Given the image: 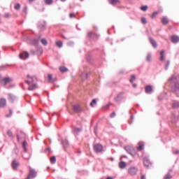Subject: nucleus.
<instances>
[{"label": "nucleus", "mask_w": 179, "mask_h": 179, "mask_svg": "<svg viewBox=\"0 0 179 179\" xmlns=\"http://www.w3.org/2000/svg\"><path fill=\"white\" fill-rule=\"evenodd\" d=\"M110 108V104H106L103 108V110H108Z\"/></svg>", "instance_id": "nucleus-44"}, {"label": "nucleus", "mask_w": 179, "mask_h": 179, "mask_svg": "<svg viewBox=\"0 0 179 179\" xmlns=\"http://www.w3.org/2000/svg\"><path fill=\"white\" fill-rule=\"evenodd\" d=\"M132 118H134V117L131 116V120H132Z\"/></svg>", "instance_id": "nucleus-57"}, {"label": "nucleus", "mask_w": 179, "mask_h": 179, "mask_svg": "<svg viewBox=\"0 0 179 179\" xmlns=\"http://www.w3.org/2000/svg\"><path fill=\"white\" fill-rule=\"evenodd\" d=\"M171 41H172V43H178V41H179V37H178V36H176V35L172 36H171Z\"/></svg>", "instance_id": "nucleus-13"}, {"label": "nucleus", "mask_w": 179, "mask_h": 179, "mask_svg": "<svg viewBox=\"0 0 179 179\" xmlns=\"http://www.w3.org/2000/svg\"><path fill=\"white\" fill-rule=\"evenodd\" d=\"M158 14L159 13L157 12H155L154 13H152V15H151V19H155V17H156V16H157Z\"/></svg>", "instance_id": "nucleus-37"}, {"label": "nucleus", "mask_w": 179, "mask_h": 179, "mask_svg": "<svg viewBox=\"0 0 179 179\" xmlns=\"http://www.w3.org/2000/svg\"><path fill=\"white\" fill-rule=\"evenodd\" d=\"M134 80H136V77H135V75H131V78L130 79V83H134Z\"/></svg>", "instance_id": "nucleus-31"}, {"label": "nucleus", "mask_w": 179, "mask_h": 179, "mask_svg": "<svg viewBox=\"0 0 179 179\" xmlns=\"http://www.w3.org/2000/svg\"><path fill=\"white\" fill-rule=\"evenodd\" d=\"M62 2H64V1H66V0H61Z\"/></svg>", "instance_id": "nucleus-56"}, {"label": "nucleus", "mask_w": 179, "mask_h": 179, "mask_svg": "<svg viewBox=\"0 0 179 179\" xmlns=\"http://www.w3.org/2000/svg\"><path fill=\"white\" fill-rule=\"evenodd\" d=\"M45 2L47 5H51V3H52V0H45Z\"/></svg>", "instance_id": "nucleus-38"}, {"label": "nucleus", "mask_w": 179, "mask_h": 179, "mask_svg": "<svg viewBox=\"0 0 179 179\" xmlns=\"http://www.w3.org/2000/svg\"><path fill=\"white\" fill-rule=\"evenodd\" d=\"M150 41L154 48H156L157 47V43H156V41H155V40H153V38H150Z\"/></svg>", "instance_id": "nucleus-20"}, {"label": "nucleus", "mask_w": 179, "mask_h": 179, "mask_svg": "<svg viewBox=\"0 0 179 179\" xmlns=\"http://www.w3.org/2000/svg\"><path fill=\"white\" fill-rule=\"evenodd\" d=\"M34 43L33 44H38V41L37 40H34Z\"/></svg>", "instance_id": "nucleus-49"}, {"label": "nucleus", "mask_w": 179, "mask_h": 179, "mask_svg": "<svg viewBox=\"0 0 179 179\" xmlns=\"http://www.w3.org/2000/svg\"><path fill=\"white\" fill-rule=\"evenodd\" d=\"M160 55H161L160 60L161 61H164V50H162L160 52Z\"/></svg>", "instance_id": "nucleus-29"}, {"label": "nucleus", "mask_w": 179, "mask_h": 179, "mask_svg": "<svg viewBox=\"0 0 179 179\" xmlns=\"http://www.w3.org/2000/svg\"><path fill=\"white\" fill-rule=\"evenodd\" d=\"M127 152H129L130 153V155H131L132 156H135V155H136V152H135V150L131 147H127Z\"/></svg>", "instance_id": "nucleus-12"}, {"label": "nucleus", "mask_w": 179, "mask_h": 179, "mask_svg": "<svg viewBox=\"0 0 179 179\" xmlns=\"http://www.w3.org/2000/svg\"><path fill=\"white\" fill-rule=\"evenodd\" d=\"M94 150L96 153H100V152H103V145L101 144H96L94 145Z\"/></svg>", "instance_id": "nucleus-4"}, {"label": "nucleus", "mask_w": 179, "mask_h": 179, "mask_svg": "<svg viewBox=\"0 0 179 179\" xmlns=\"http://www.w3.org/2000/svg\"><path fill=\"white\" fill-rule=\"evenodd\" d=\"M74 132H76V134H78V132H80V129L79 128L74 129Z\"/></svg>", "instance_id": "nucleus-45"}, {"label": "nucleus", "mask_w": 179, "mask_h": 179, "mask_svg": "<svg viewBox=\"0 0 179 179\" xmlns=\"http://www.w3.org/2000/svg\"><path fill=\"white\" fill-rule=\"evenodd\" d=\"M119 167L120 169H125L127 167V163H125V162H120L119 163Z\"/></svg>", "instance_id": "nucleus-19"}, {"label": "nucleus", "mask_w": 179, "mask_h": 179, "mask_svg": "<svg viewBox=\"0 0 179 179\" xmlns=\"http://www.w3.org/2000/svg\"><path fill=\"white\" fill-rule=\"evenodd\" d=\"M27 145V143H26V141H24V142L22 143V148H24V150L25 152H27V148H26Z\"/></svg>", "instance_id": "nucleus-33"}, {"label": "nucleus", "mask_w": 179, "mask_h": 179, "mask_svg": "<svg viewBox=\"0 0 179 179\" xmlns=\"http://www.w3.org/2000/svg\"><path fill=\"white\" fill-rule=\"evenodd\" d=\"M152 90H153V88L152 87V86L147 85L145 87V92H147V93H152Z\"/></svg>", "instance_id": "nucleus-18"}, {"label": "nucleus", "mask_w": 179, "mask_h": 179, "mask_svg": "<svg viewBox=\"0 0 179 179\" xmlns=\"http://www.w3.org/2000/svg\"><path fill=\"white\" fill-rule=\"evenodd\" d=\"M36 89H37V85L34 84V85L29 87L28 90H36Z\"/></svg>", "instance_id": "nucleus-25"}, {"label": "nucleus", "mask_w": 179, "mask_h": 179, "mask_svg": "<svg viewBox=\"0 0 179 179\" xmlns=\"http://www.w3.org/2000/svg\"><path fill=\"white\" fill-rule=\"evenodd\" d=\"M70 17H75V14L71 13H70Z\"/></svg>", "instance_id": "nucleus-48"}, {"label": "nucleus", "mask_w": 179, "mask_h": 179, "mask_svg": "<svg viewBox=\"0 0 179 179\" xmlns=\"http://www.w3.org/2000/svg\"><path fill=\"white\" fill-rule=\"evenodd\" d=\"M169 29H173V27H169Z\"/></svg>", "instance_id": "nucleus-55"}, {"label": "nucleus", "mask_w": 179, "mask_h": 179, "mask_svg": "<svg viewBox=\"0 0 179 179\" xmlns=\"http://www.w3.org/2000/svg\"><path fill=\"white\" fill-rule=\"evenodd\" d=\"M18 166H19V163H17V162L13 161V162H12V167H13V169H17Z\"/></svg>", "instance_id": "nucleus-23"}, {"label": "nucleus", "mask_w": 179, "mask_h": 179, "mask_svg": "<svg viewBox=\"0 0 179 179\" xmlns=\"http://www.w3.org/2000/svg\"><path fill=\"white\" fill-rule=\"evenodd\" d=\"M20 3H17V4H15V9L16 10H19L20 9Z\"/></svg>", "instance_id": "nucleus-34"}, {"label": "nucleus", "mask_w": 179, "mask_h": 179, "mask_svg": "<svg viewBox=\"0 0 179 179\" xmlns=\"http://www.w3.org/2000/svg\"><path fill=\"white\" fill-rule=\"evenodd\" d=\"M170 66V61H167L165 66V69H169V66Z\"/></svg>", "instance_id": "nucleus-42"}, {"label": "nucleus", "mask_w": 179, "mask_h": 179, "mask_svg": "<svg viewBox=\"0 0 179 179\" xmlns=\"http://www.w3.org/2000/svg\"><path fill=\"white\" fill-rule=\"evenodd\" d=\"M10 114H12V110H10Z\"/></svg>", "instance_id": "nucleus-54"}, {"label": "nucleus", "mask_w": 179, "mask_h": 179, "mask_svg": "<svg viewBox=\"0 0 179 179\" xmlns=\"http://www.w3.org/2000/svg\"><path fill=\"white\" fill-rule=\"evenodd\" d=\"M10 17V15H9V14H6L5 15V17Z\"/></svg>", "instance_id": "nucleus-50"}, {"label": "nucleus", "mask_w": 179, "mask_h": 179, "mask_svg": "<svg viewBox=\"0 0 179 179\" xmlns=\"http://www.w3.org/2000/svg\"><path fill=\"white\" fill-rule=\"evenodd\" d=\"M143 163L145 167H150L152 166V162H150L148 157H144Z\"/></svg>", "instance_id": "nucleus-6"}, {"label": "nucleus", "mask_w": 179, "mask_h": 179, "mask_svg": "<svg viewBox=\"0 0 179 179\" xmlns=\"http://www.w3.org/2000/svg\"><path fill=\"white\" fill-rule=\"evenodd\" d=\"M6 106V99L1 98L0 99V108H3Z\"/></svg>", "instance_id": "nucleus-10"}, {"label": "nucleus", "mask_w": 179, "mask_h": 179, "mask_svg": "<svg viewBox=\"0 0 179 179\" xmlns=\"http://www.w3.org/2000/svg\"><path fill=\"white\" fill-rule=\"evenodd\" d=\"M146 60H147L148 62H150V61H152V55H150L148 54V55H147Z\"/></svg>", "instance_id": "nucleus-35"}, {"label": "nucleus", "mask_w": 179, "mask_h": 179, "mask_svg": "<svg viewBox=\"0 0 179 179\" xmlns=\"http://www.w3.org/2000/svg\"><path fill=\"white\" fill-rule=\"evenodd\" d=\"M122 100H124V93L122 92L117 94V96L115 98V101H116V103H121Z\"/></svg>", "instance_id": "nucleus-5"}, {"label": "nucleus", "mask_w": 179, "mask_h": 179, "mask_svg": "<svg viewBox=\"0 0 179 179\" xmlns=\"http://www.w3.org/2000/svg\"><path fill=\"white\" fill-rule=\"evenodd\" d=\"M161 22L164 26H166V24H169V18L167 17H163L161 20Z\"/></svg>", "instance_id": "nucleus-11"}, {"label": "nucleus", "mask_w": 179, "mask_h": 179, "mask_svg": "<svg viewBox=\"0 0 179 179\" xmlns=\"http://www.w3.org/2000/svg\"><path fill=\"white\" fill-rule=\"evenodd\" d=\"M172 91L174 92L176 94L179 93V83H176L174 84V85L172 87Z\"/></svg>", "instance_id": "nucleus-7"}, {"label": "nucleus", "mask_w": 179, "mask_h": 179, "mask_svg": "<svg viewBox=\"0 0 179 179\" xmlns=\"http://www.w3.org/2000/svg\"><path fill=\"white\" fill-rule=\"evenodd\" d=\"M48 78L50 83H53V82H55V80H57L56 78H52V74H48Z\"/></svg>", "instance_id": "nucleus-14"}, {"label": "nucleus", "mask_w": 179, "mask_h": 179, "mask_svg": "<svg viewBox=\"0 0 179 179\" xmlns=\"http://www.w3.org/2000/svg\"><path fill=\"white\" fill-rule=\"evenodd\" d=\"M20 58L21 59H26L27 58H29V52H23L20 53Z\"/></svg>", "instance_id": "nucleus-8"}, {"label": "nucleus", "mask_w": 179, "mask_h": 179, "mask_svg": "<svg viewBox=\"0 0 179 179\" xmlns=\"http://www.w3.org/2000/svg\"><path fill=\"white\" fill-rule=\"evenodd\" d=\"M173 108H179V102H173L172 103Z\"/></svg>", "instance_id": "nucleus-26"}, {"label": "nucleus", "mask_w": 179, "mask_h": 179, "mask_svg": "<svg viewBox=\"0 0 179 179\" xmlns=\"http://www.w3.org/2000/svg\"><path fill=\"white\" fill-rule=\"evenodd\" d=\"M41 43H42L43 45H48V41H47V39H45V38H43L41 40Z\"/></svg>", "instance_id": "nucleus-30"}, {"label": "nucleus", "mask_w": 179, "mask_h": 179, "mask_svg": "<svg viewBox=\"0 0 179 179\" xmlns=\"http://www.w3.org/2000/svg\"><path fill=\"white\" fill-rule=\"evenodd\" d=\"M110 118H114V117H115V112H113L110 115Z\"/></svg>", "instance_id": "nucleus-46"}, {"label": "nucleus", "mask_w": 179, "mask_h": 179, "mask_svg": "<svg viewBox=\"0 0 179 179\" xmlns=\"http://www.w3.org/2000/svg\"><path fill=\"white\" fill-rule=\"evenodd\" d=\"M177 78L176 77L173 76L171 78H169V82H172L173 80L176 81Z\"/></svg>", "instance_id": "nucleus-43"}, {"label": "nucleus", "mask_w": 179, "mask_h": 179, "mask_svg": "<svg viewBox=\"0 0 179 179\" xmlns=\"http://www.w3.org/2000/svg\"><path fill=\"white\" fill-rule=\"evenodd\" d=\"M11 79L10 78H3L1 76H0V83L3 85V86H6L8 83H10Z\"/></svg>", "instance_id": "nucleus-3"}, {"label": "nucleus", "mask_w": 179, "mask_h": 179, "mask_svg": "<svg viewBox=\"0 0 179 179\" xmlns=\"http://www.w3.org/2000/svg\"><path fill=\"white\" fill-rule=\"evenodd\" d=\"M96 104H97V101L96 99H93L92 101V102L90 103V106L91 107H94V106H96Z\"/></svg>", "instance_id": "nucleus-28"}, {"label": "nucleus", "mask_w": 179, "mask_h": 179, "mask_svg": "<svg viewBox=\"0 0 179 179\" xmlns=\"http://www.w3.org/2000/svg\"><path fill=\"white\" fill-rule=\"evenodd\" d=\"M141 179H146V177H145L144 175H143V176H141Z\"/></svg>", "instance_id": "nucleus-51"}, {"label": "nucleus", "mask_w": 179, "mask_h": 179, "mask_svg": "<svg viewBox=\"0 0 179 179\" xmlns=\"http://www.w3.org/2000/svg\"><path fill=\"white\" fill-rule=\"evenodd\" d=\"M173 155H179V150H173Z\"/></svg>", "instance_id": "nucleus-47"}, {"label": "nucleus", "mask_w": 179, "mask_h": 179, "mask_svg": "<svg viewBox=\"0 0 179 179\" xmlns=\"http://www.w3.org/2000/svg\"><path fill=\"white\" fill-rule=\"evenodd\" d=\"M106 179H114L113 177H108Z\"/></svg>", "instance_id": "nucleus-52"}, {"label": "nucleus", "mask_w": 179, "mask_h": 179, "mask_svg": "<svg viewBox=\"0 0 179 179\" xmlns=\"http://www.w3.org/2000/svg\"><path fill=\"white\" fill-rule=\"evenodd\" d=\"M141 9L143 12H146V10H148V6H143L141 7Z\"/></svg>", "instance_id": "nucleus-36"}, {"label": "nucleus", "mask_w": 179, "mask_h": 179, "mask_svg": "<svg viewBox=\"0 0 179 179\" xmlns=\"http://www.w3.org/2000/svg\"><path fill=\"white\" fill-rule=\"evenodd\" d=\"M7 134H8V136H10V138H12V136H13V134L12 133V131L10 130H8L7 131Z\"/></svg>", "instance_id": "nucleus-40"}, {"label": "nucleus", "mask_w": 179, "mask_h": 179, "mask_svg": "<svg viewBox=\"0 0 179 179\" xmlns=\"http://www.w3.org/2000/svg\"><path fill=\"white\" fill-rule=\"evenodd\" d=\"M109 3L110 5H118V3H121L120 0H108Z\"/></svg>", "instance_id": "nucleus-16"}, {"label": "nucleus", "mask_w": 179, "mask_h": 179, "mask_svg": "<svg viewBox=\"0 0 179 179\" xmlns=\"http://www.w3.org/2000/svg\"><path fill=\"white\" fill-rule=\"evenodd\" d=\"M145 146V144L143 142L138 143V150H143V148Z\"/></svg>", "instance_id": "nucleus-21"}, {"label": "nucleus", "mask_w": 179, "mask_h": 179, "mask_svg": "<svg viewBox=\"0 0 179 179\" xmlns=\"http://www.w3.org/2000/svg\"><path fill=\"white\" fill-rule=\"evenodd\" d=\"M173 178V176H171V174L170 173H167L166 175H165L164 176V179H171Z\"/></svg>", "instance_id": "nucleus-32"}, {"label": "nucleus", "mask_w": 179, "mask_h": 179, "mask_svg": "<svg viewBox=\"0 0 179 179\" xmlns=\"http://www.w3.org/2000/svg\"><path fill=\"white\" fill-rule=\"evenodd\" d=\"M88 37H93V36H94V33L90 31L87 34Z\"/></svg>", "instance_id": "nucleus-41"}, {"label": "nucleus", "mask_w": 179, "mask_h": 179, "mask_svg": "<svg viewBox=\"0 0 179 179\" xmlns=\"http://www.w3.org/2000/svg\"><path fill=\"white\" fill-rule=\"evenodd\" d=\"M141 22L143 24H146V23H148V21L146 20V18H145V17L141 18Z\"/></svg>", "instance_id": "nucleus-39"}, {"label": "nucleus", "mask_w": 179, "mask_h": 179, "mask_svg": "<svg viewBox=\"0 0 179 179\" xmlns=\"http://www.w3.org/2000/svg\"><path fill=\"white\" fill-rule=\"evenodd\" d=\"M62 45H63L62 41H56V45L59 47V48H62Z\"/></svg>", "instance_id": "nucleus-27"}, {"label": "nucleus", "mask_w": 179, "mask_h": 179, "mask_svg": "<svg viewBox=\"0 0 179 179\" xmlns=\"http://www.w3.org/2000/svg\"><path fill=\"white\" fill-rule=\"evenodd\" d=\"M27 78L29 79H30V80H26L25 81L26 83H27L28 85H30V83H33V82H34V78H35V79L37 80V78L36 77H31V76H30V75H27Z\"/></svg>", "instance_id": "nucleus-15"}, {"label": "nucleus", "mask_w": 179, "mask_h": 179, "mask_svg": "<svg viewBox=\"0 0 179 179\" xmlns=\"http://www.w3.org/2000/svg\"><path fill=\"white\" fill-rule=\"evenodd\" d=\"M132 86L133 87H136V84H133Z\"/></svg>", "instance_id": "nucleus-53"}, {"label": "nucleus", "mask_w": 179, "mask_h": 179, "mask_svg": "<svg viewBox=\"0 0 179 179\" xmlns=\"http://www.w3.org/2000/svg\"><path fill=\"white\" fill-rule=\"evenodd\" d=\"M73 108L76 113H80V111H82V108L79 105L73 106Z\"/></svg>", "instance_id": "nucleus-17"}, {"label": "nucleus", "mask_w": 179, "mask_h": 179, "mask_svg": "<svg viewBox=\"0 0 179 179\" xmlns=\"http://www.w3.org/2000/svg\"><path fill=\"white\" fill-rule=\"evenodd\" d=\"M128 173L130 176H136V174H138V168L131 166L128 169Z\"/></svg>", "instance_id": "nucleus-2"}, {"label": "nucleus", "mask_w": 179, "mask_h": 179, "mask_svg": "<svg viewBox=\"0 0 179 179\" xmlns=\"http://www.w3.org/2000/svg\"><path fill=\"white\" fill-rule=\"evenodd\" d=\"M59 71H60V72L64 73L65 72H68V69L66 67H65V66H60L59 67Z\"/></svg>", "instance_id": "nucleus-22"}, {"label": "nucleus", "mask_w": 179, "mask_h": 179, "mask_svg": "<svg viewBox=\"0 0 179 179\" xmlns=\"http://www.w3.org/2000/svg\"><path fill=\"white\" fill-rule=\"evenodd\" d=\"M50 160L52 164H55V163H57V158L55 157V156L51 157Z\"/></svg>", "instance_id": "nucleus-24"}, {"label": "nucleus", "mask_w": 179, "mask_h": 179, "mask_svg": "<svg viewBox=\"0 0 179 179\" xmlns=\"http://www.w3.org/2000/svg\"><path fill=\"white\" fill-rule=\"evenodd\" d=\"M22 139H26V134H24L23 132H20L17 135V141H18V142H19V141H22Z\"/></svg>", "instance_id": "nucleus-9"}, {"label": "nucleus", "mask_w": 179, "mask_h": 179, "mask_svg": "<svg viewBox=\"0 0 179 179\" xmlns=\"http://www.w3.org/2000/svg\"><path fill=\"white\" fill-rule=\"evenodd\" d=\"M36 176H37V172L34 169H31V166H29V173L25 179L34 178L35 177H36Z\"/></svg>", "instance_id": "nucleus-1"}]
</instances>
